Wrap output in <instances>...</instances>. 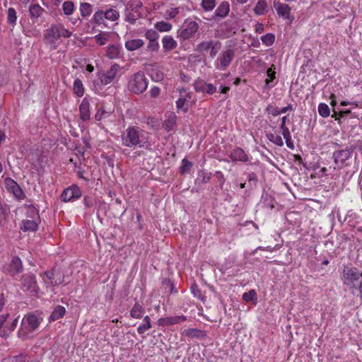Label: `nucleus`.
Returning a JSON list of instances; mask_svg holds the SVG:
<instances>
[{
    "label": "nucleus",
    "mask_w": 362,
    "mask_h": 362,
    "mask_svg": "<svg viewBox=\"0 0 362 362\" xmlns=\"http://www.w3.org/2000/svg\"><path fill=\"white\" fill-rule=\"evenodd\" d=\"M122 144L129 148H144L151 150V144L148 141L147 133L141 128L133 126L129 127L122 134Z\"/></svg>",
    "instance_id": "obj_1"
},
{
    "label": "nucleus",
    "mask_w": 362,
    "mask_h": 362,
    "mask_svg": "<svg viewBox=\"0 0 362 362\" xmlns=\"http://www.w3.org/2000/svg\"><path fill=\"white\" fill-rule=\"evenodd\" d=\"M72 33L62 24H52L45 32V43L52 50L57 49L61 37L69 38Z\"/></svg>",
    "instance_id": "obj_2"
},
{
    "label": "nucleus",
    "mask_w": 362,
    "mask_h": 362,
    "mask_svg": "<svg viewBox=\"0 0 362 362\" xmlns=\"http://www.w3.org/2000/svg\"><path fill=\"white\" fill-rule=\"evenodd\" d=\"M42 319L35 314H28L21 321V327L18 332L20 338H27L28 335L35 332L40 326Z\"/></svg>",
    "instance_id": "obj_3"
},
{
    "label": "nucleus",
    "mask_w": 362,
    "mask_h": 362,
    "mask_svg": "<svg viewBox=\"0 0 362 362\" xmlns=\"http://www.w3.org/2000/svg\"><path fill=\"white\" fill-rule=\"evenodd\" d=\"M148 86V80L143 72H137L132 75L129 79L128 90L134 94H141Z\"/></svg>",
    "instance_id": "obj_4"
},
{
    "label": "nucleus",
    "mask_w": 362,
    "mask_h": 362,
    "mask_svg": "<svg viewBox=\"0 0 362 362\" xmlns=\"http://www.w3.org/2000/svg\"><path fill=\"white\" fill-rule=\"evenodd\" d=\"M119 18V13L117 10L109 8L106 10L100 9L95 12L91 23L97 25H106L105 20L115 21Z\"/></svg>",
    "instance_id": "obj_5"
},
{
    "label": "nucleus",
    "mask_w": 362,
    "mask_h": 362,
    "mask_svg": "<svg viewBox=\"0 0 362 362\" xmlns=\"http://www.w3.org/2000/svg\"><path fill=\"white\" fill-rule=\"evenodd\" d=\"M199 29V25L194 21H185L182 27L177 30V37L181 40H189L194 37Z\"/></svg>",
    "instance_id": "obj_6"
},
{
    "label": "nucleus",
    "mask_w": 362,
    "mask_h": 362,
    "mask_svg": "<svg viewBox=\"0 0 362 362\" xmlns=\"http://www.w3.org/2000/svg\"><path fill=\"white\" fill-rule=\"evenodd\" d=\"M221 48V43L218 40H209L203 41L199 43L195 50L200 53H204L206 52H210V57L214 58Z\"/></svg>",
    "instance_id": "obj_7"
},
{
    "label": "nucleus",
    "mask_w": 362,
    "mask_h": 362,
    "mask_svg": "<svg viewBox=\"0 0 362 362\" xmlns=\"http://www.w3.org/2000/svg\"><path fill=\"white\" fill-rule=\"evenodd\" d=\"M235 57V52L232 49H227L222 52L215 62V66L216 69L224 71L226 70Z\"/></svg>",
    "instance_id": "obj_8"
},
{
    "label": "nucleus",
    "mask_w": 362,
    "mask_h": 362,
    "mask_svg": "<svg viewBox=\"0 0 362 362\" xmlns=\"http://www.w3.org/2000/svg\"><path fill=\"white\" fill-rule=\"evenodd\" d=\"M362 272H360L356 267H350L344 266L342 272V279L344 283L347 285L352 284L354 287V282L357 281L361 276Z\"/></svg>",
    "instance_id": "obj_9"
},
{
    "label": "nucleus",
    "mask_w": 362,
    "mask_h": 362,
    "mask_svg": "<svg viewBox=\"0 0 362 362\" xmlns=\"http://www.w3.org/2000/svg\"><path fill=\"white\" fill-rule=\"evenodd\" d=\"M21 284L24 291H28L32 294L37 293L39 288L35 277L33 274L27 273L23 274L21 278Z\"/></svg>",
    "instance_id": "obj_10"
},
{
    "label": "nucleus",
    "mask_w": 362,
    "mask_h": 362,
    "mask_svg": "<svg viewBox=\"0 0 362 362\" xmlns=\"http://www.w3.org/2000/svg\"><path fill=\"white\" fill-rule=\"evenodd\" d=\"M81 195L80 188L76 185H72L69 187L64 189L61 194V199L64 202H67L75 199H78Z\"/></svg>",
    "instance_id": "obj_11"
},
{
    "label": "nucleus",
    "mask_w": 362,
    "mask_h": 362,
    "mask_svg": "<svg viewBox=\"0 0 362 362\" xmlns=\"http://www.w3.org/2000/svg\"><path fill=\"white\" fill-rule=\"evenodd\" d=\"M120 70L121 66L119 64H114L112 65L107 72L100 76L101 83L105 86L111 83L115 79Z\"/></svg>",
    "instance_id": "obj_12"
},
{
    "label": "nucleus",
    "mask_w": 362,
    "mask_h": 362,
    "mask_svg": "<svg viewBox=\"0 0 362 362\" xmlns=\"http://www.w3.org/2000/svg\"><path fill=\"white\" fill-rule=\"evenodd\" d=\"M194 88L197 92L211 95L216 91V87L212 83H207L204 80L198 78L194 83Z\"/></svg>",
    "instance_id": "obj_13"
},
{
    "label": "nucleus",
    "mask_w": 362,
    "mask_h": 362,
    "mask_svg": "<svg viewBox=\"0 0 362 362\" xmlns=\"http://www.w3.org/2000/svg\"><path fill=\"white\" fill-rule=\"evenodd\" d=\"M352 151L351 149H344L336 151L333 153L334 163L339 168L346 165V161L351 156Z\"/></svg>",
    "instance_id": "obj_14"
},
{
    "label": "nucleus",
    "mask_w": 362,
    "mask_h": 362,
    "mask_svg": "<svg viewBox=\"0 0 362 362\" xmlns=\"http://www.w3.org/2000/svg\"><path fill=\"white\" fill-rule=\"evenodd\" d=\"M274 7L279 17L284 19L293 21V18L291 15V7L286 4L281 3L279 1H274Z\"/></svg>",
    "instance_id": "obj_15"
},
{
    "label": "nucleus",
    "mask_w": 362,
    "mask_h": 362,
    "mask_svg": "<svg viewBox=\"0 0 362 362\" xmlns=\"http://www.w3.org/2000/svg\"><path fill=\"white\" fill-rule=\"evenodd\" d=\"M187 320L186 316L185 315H177V316H168L165 317H161L158 320L157 324L159 326H171L176 324H180Z\"/></svg>",
    "instance_id": "obj_16"
},
{
    "label": "nucleus",
    "mask_w": 362,
    "mask_h": 362,
    "mask_svg": "<svg viewBox=\"0 0 362 362\" xmlns=\"http://www.w3.org/2000/svg\"><path fill=\"white\" fill-rule=\"evenodd\" d=\"M230 158L233 162L239 161L246 163L249 160L247 154L240 147H236L232 150L230 153Z\"/></svg>",
    "instance_id": "obj_17"
},
{
    "label": "nucleus",
    "mask_w": 362,
    "mask_h": 362,
    "mask_svg": "<svg viewBox=\"0 0 362 362\" xmlns=\"http://www.w3.org/2000/svg\"><path fill=\"white\" fill-rule=\"evenodd\" d=\"M6 183L8 189L12 192L17 199H23L24 193L17 182L11 179H8L6 181Z\"/></svg>",
    "instance_id": "obj_18"
},
{
    "label": "nucleus",
    "mask_w": 362,
    "mask_h": 362,
    "mask_svg": "<svg viewBox=\"0 0 362 362\" xmlns=\"http://www.w3.org/2000/svg\"><path fill=\"white\" fill-rule=\"evenodd\" d=\"M23 266L21 259L18 257H13L8 265V272L11 275L14 276L22 271Z\"/></svg>",
    "instance_id": "obj_19"
},
{
    "label": "nucleus",
    "mask_w": 362,
    "mask_h": 362,
    "mask_svg": "<svg viewBox=\"0 0 362 362\" xmlns=\"http://www.w3.org/2000/svg\"><path fill=\"white\" fill-rule=\"evenodd\" d=\"M177 122V116L173 112H170L165 115V119L163 122V127L165 131H172Z\"/></svg>",
    "instance_id": "obj_20"
},
{
    "label": "nucleus",
    "mask_w": 362,
    "mask_h": 362,
    "mask_svg": "<svg viewBox=\"0 0 362 362\" xmlns=\"http://www.w3.org/2000/svg\"><path fill=\"white\" fill-rule=\"evenodd\" d=\"M106 57L110 59H119L122 57V47L117 45H110L107 48Z\"/></svg>",
    "instance_id": "obj_21"
},
{
    "label": "nucleus",
    "mask_w": 362,
    "mask_h": 362,
    "mask_svg": "<svg viewBox=\"0 0 362 362\" xmlns=\"http://www.w3.org/2000/svg\"><path fill=\"white\" fill-rule=\"evenodd\" d=\"M81 119L83 121L90 119V104L87 98H83L79 106Z\"/></svg>",
    "instance_id": "obj_22"
},
{
    "label": "nucleus",
    "mask_w": 362,
    "mask_h": 362,
    "mask_svg": "<svg viewBox=\"0 0 362 362\" xmlns=\"http://www.w3.org/2000/svg\"><path fill=\"white\" fill-rule=\"evenodd\" d=\"M162 44L165 52L174 49L177 45V42L170 35H165L163 37Z\"/></svg>",
    "instance_id": "obj_23"
},
{
    "label": "nucleus",
    "mask_w": 362,
    "mask_h": 362,
    "mask_svg": "<svg viewBox=\"0 0 362 362\" xmlns=\"http://www.w3.org/2000/svg\"><path fill=\"white\" fill-rule=\"evenodd\" d=\"M230 11V5L228 1H222L215 11V16L225 18Z\"/></svg>",
    "instance_id": "obj_24"
},
{
    "label": "nucleus",
    "mask_w": 362,
    "mask_h": 362,
    "mask_svg": "<svg viewBox=\"0 0 362 362\" xmlns=\"http://www.w3.org/2000/svg\"><path fill=\"white\" fill-rule=\"evenodd\" d=\"M211 178V173H208L204 170H201L198 172L197 178L195 179V184L202 185L207 183Z\"/></svg>",
    "instance_id": "obj_25"
},
{
    "label": "nucleus",
    "mask_w": 362,
    "mask_h": 362,
    "mask_svg": "<svg viewBox=\"0 0 362 362\" xmlns=\"http://www.w3.org/2000/svg\"><path fill=\"white\" fill-rule=\"evenodd\" d=\"M144 45V42L141 39H133L127 40L125 42V47L128 51H135Z\"/></svg>",
    "instance_id": "obj_26"
},
{
    "label": "nucleus",
    "mask_w": 362,
    "mask_h": 362,
    "mask_svg": "<svg viewBox=\"0 0 362 362\" xmlns=\"http://www.w3.org/2000/svg\"><path fill=\"white\" fill-rule=\"evenodd\" d=\"M142 6V2L140 0H129L127 4L126 11L141 13Z\"/></svg>",
    "instance_id": "obj_27"
},
{
    "label": "nucleus",
    "mask_w": 362,
    "mask_h": 362,
    "mask_svg": "<svg viewBox=\"0 0 362 362\" xmlns=\"http://www.w3.org/2000/svg\"><path fill=\"white\" fill-rule=\"evenodd\" d=\"M29 12L32 18H37L42 15L45 10L39 4H35L30 5Z\"/></svg>",
    "instance_id": "obj_28"
},
{
    "label": "nucleus",
    "mask_w": 362,
    "mask_h": 362,
    "mask_svg": "<svg viewBox=\"0 0 362 362\" xmlns=\"http://www.w3.org/2000/svg\"><path fill=\"white\" fill-rule=\"evenodd\" d=\"M267 3L264 0H259L254 8V12L257 16H262L267 12Z\"/></svg>",
    "instance_id": "obj_29"
},
{
    "label": "nucleus",
    "mask_w": 362,
    "mask_h": 362,
    "mask_svg": "<svg viewBox=\"0 0 362 362\" xmlns=\"http://www.w3.org/2000/svg\"><path fill=\"white\" fill-rule=\"evenodd\" d=\"M66 313V309L64 306L57 305L52 311L49 316L50 321H55L62 318Z\"/></svg>",
    "instance_id": "obj_30"
},
{
    "label": "nucleus",
    "mask_w": 362,
    "mask_h": 362,
    "mask_svg": "<svg viewBox=\"0 0 362 362\" xmlns=\"http://www.w3.org/2000/svg\"><path fill=\"white\" fill-rule=\"evenodd\" d=\"M79 11L83 18L88 17L93 11V6L87 2L81 3Z\"/></svg>",
    "instance_id": "obj_31"
},
{
    "label": "nucleus",
    "mask_w": 362,
    "mask_h": 362,
    "mask_svg": "<svg viewBox=\"0 0 362 362\" xmlns=\"http://www.w3.org/2000/svg\"><path fill=\"white\" fill-rule=\"evenodd\" d=\"M183 334H185L187 337H195V338H201L204 337L205 336L204 332L202 330L194 329V328H189L185 329L182 332Z\"/></svg>",
    "instance_id": "obj_32"
},
{
    "label": "nucleus",
    "mask_w": 362,
    "mask_h": 362,
    "mask_svg": "<svg viewBox=\"0 0 362 362\" xmlns=\"http://www.w3.org/2000/svg\"><path fill=\"white\" fill-rule=\"evenodd\" d=\"M144 310L143 307L138 303H136L130 311V315L136 319L142 317Z\"/></svg>",
    "instance_id": "obj_33"
},
{
    "label": "nucleus",
    "mask_w": 362,
    "mask_h": 362,
    "mask_svg": "<svg viewBox=\"0 0 362 362\" xmlns=\"http://www.w3.org/2000/svg\"><path fill=\"white\" fill-rule=\"evenodd\" d=\"M45 276H46L47 279L49 280V282L47 281L46 279L43 278L44 281L46 284H49L52 286L60 284L62 282V281L60 279H55V278H54L55 274H54V272H53V271L46 272L45 273Z\"/></svg>",
    "instance_id": "obj_34"
},
{
    "label": "nucleus",
    "mask_w": 362,
    "mask_h": 362,
    "mask_svg": "<svg viewBox=\"0 0 362 362\" xmlns=\"http://www.w3.org/2000/svg\"><path fill=\"white\" fill-rule=\"evenodd\" d=\"M73 90L74 93L78 97H82L84 94V87L83 85V83L81 79L76 78L75 79L74 82L73 86Z\"/></svg>",
    "instance_id": "obj_35"
},
{
    "label": "nucleus",
    "mask_w": 362,
    "mask_h": 362,
    "mask_svg": "<svg viewBox=\"0 0 362 362\" xmlns=\"http://www.w3.org/2000/svg\"><path fill=\"white\" fill-rule=\"evenodd\" d=\"M191 99V96L189 94L186 95V97L180 98L176 101V106L178 110H182L184 112L188 111V105H187V101Z\"/></svg>",
    "instance_id": "obj_36"
},
{
    "label": "nucleus",
    "mask_w": 362,
    "mask_h": 362,
    "mask_svg": "<svg viewBox=\"0 0 362 362\" xmlns=\"http://www.w3.org/2000/svg\"><path fill=\"white\" fill-rule=\"evenodd\" d=\"M151 327V319L149 316L146 315L143 320V323L137 327V332L139 334H143Z\"/></svg>",
    "instance_id": "obj_37"
},
{
    "label": "nucleus",
    "mask_w": 362,
    "mask_h": 362,
    "mask_svg": "<svg viewBox=\"0 0 362 362\" xmlns=\"http://www.w3.org/2000/svg\"><path fill=\"white\" fill-rule=\"evenodd\" d=\"M25 231H35L37 229V223L34 220H25L23 221V226L21 227Z\"/></svg>",
    "instance_id": "obj_38"
},
{
    "label": "nucleus",
    "mask_w": 362,
    "mask_h": 362,
    "mask_svg": "<svg viewBox=\"0 0 362 362\" xmlns=\"http://www.w3.org/2000/svg\"><path fill=\"white\" fill-rule=\"evenodd\" d=\"M62 10L66 16L71 15L75 11V6L73 1H66L62 4Z\"/></svg>",
    "instance_id": "obj_39"
},
{
    "label": "nucleus",
    "mask_w": 362,
    "mask_h": 362,
    "mask_svg": "<svg viewBox=\"0 0 362 362\" xmlns=\"http://www.w3.org/2000/svg\"><path fill=\"white\" fill-rule=\"evenodd\" d=\"M96 42L100 45H105L110 40V33L107 32L100 33L95 36Z\"/></svg>",
    "instance_id": "obj_40"
},
{
    "label": "nucleus",
    "mask_w": 362,
    "mask_h": 362,
    "mask_svg": "<svg viewBox=\"0 0 362 362\" xmlns=\"http://www.w3.org/2000/svg\"><path fill=\"white\" fill-rule=\"evenodd\" d=\"M30 357L26 354H21L18 356L4 360L3 362H30Z\"/></svg>",
    "instance_id": "obj_41"
},
{
    "label": "nucleus",
    "mask_w": 362,
    "mask_h": 362,
    "mask_svg": "<svg viewBox=\"0 0 362 362\" xmlns=\"http://www.w3.org/2000/svg\"><path fill=\"white\" fill-rule=\"evenodd\" d=\"M155 28L160 32H168L172 29L173 25L168 22L160 21L155 24Z\"/></svg>",
    "instance_id": "obj_42"
},
{
    "label": "nucleus",
    "mask_w": 362,
    "mask_h": 362,
    "mask_svg": "<svg viewBox=\"0 0 362 362\" xmlns=\"http://www.w3.org/2000/svg\"><path fill=\"white\" fill-rule=\"evenodd\" d=\"M267 137L271 142L279 146H282L284 145L283 139L280 135L274 133H269L267 134Z\"/></svg>",
    "instance_id": "obj_43"
},
{
    "label": "nucleus",
    "mask_w": 362,
    "mask_h": 362,
    "mask_svg": "<svg viewBox=\"0 0 362 362\" xmlns=\"http://www.w3.org/2000/svg\"><path fill=\"white\" fill-rule=\"evenodd\" d=\"M141 18V13H136L132 11H127L125 15L126 21L134 25L136 23L137 19Z\"/></svg>",
    "instance_id": "obj_44"
},
{
    "label": "nucleus",
    "mask_w": 362,
    "mask_h": 362,
    "mask_svg": "<svg viewBox=\"0 0 362 362\" xmlns=\"http://www.w3.org/2000/svg\"><path fill=\"white\" fill-rule=\"evenodd\" d=\"M243 298L246 302L255 301L253 303L255 305L257 300V293L255 290H250L243 293Z\"/></svg>",
    "instance_id": "obj_45"
},
{
    "label": "nucleus",
    "mask_w": 362,
    "mask_h": 362,
    "mask_svg": "<svg viewBox=\"0 0 362 362\" xmlns=\"http://www.w3.org/2000/svg\"><path fill=\"white\" fill-rule=\"evenodd\" d=\"M216 6L215 0H202L201 6L206 12L212 11Z\"/></svg>",
    "instance_id": "obj_46"
},
{
    "label": "nucleus",
    "mask_w": 362,
    "mask_h": 362,
    "mask_svg": "<svg viewBox=\"0 0 362 362\" xmlns=\"http://www.w3.org/2000/svg\"><path fill=\"white\" fill-rule=\"evenodd\" d=\"M275 66L273 64L270 68H269L267 71V75L269 78L265 80V86L269 88L270 82L275 78L276 71H275Z\"/></svg>",
    "instance_id": "obj_47"
},
{
    "label": "nucleus",
    "mask_w": 362,
    "mask_h": 362,
    "mask_svg": "<svg viewBox=\"0 0 362 362\" xmlns=\"http://www.w3.org/2000/svg\"><path fill=\"white\" fill-rule=\"evenodd\" d=\"M17 19L16 11L13 8L7 10V21L8 23L15 25Z\"/></svg>",
    "instance_id": "obj_48"
},
{
    "label": "nucleus",
    "mask_w": 362,
    "mask_h": 362,
    "mask_svg": "<svg viewBox=\"0 0 362 362\" xmlns=\"http://www.w3.org/2000/svg\"><path fill=\"white\" fill-rule=\"evenodd\" d=\"M318 112L322 117H327L330 114L329 106L325 103H320L318 106Z\"/></svg>",
    "instance_id": "obj_49"
},
{
    "label": "nucleus",
    "mask_w": 362,
    "mask_h": 362,
    "mask_svg": "<svg viewBox=\"0 0 362 362\" xmlns=\"http://www.w3.org/2000/svg\"><path fill=\"white\" fill-rule=\"evenodd\" d=\"M192 167V163L189 161L187 159L184 158L182 160V166L180 168V173L182 175L189 173L191 168Z\"/></svg>",
    "instance_id": "obj_50"
},
{
    "label": "nucleus",
    "mask_w": 362,
    "mask_h": 362,
    "mask_svg": "<svg viewBox=\"0 0 362 362\" xmlns=\"http://www.w3.org/2000/svg\"><path fill=\"white\" fill-rule=\"evenodd\" d=\"M261 40L266 46H270L274 42L275 36L272 33H267L261 37Z\"/></svg>",
    "instance_id": "obj_51"
},
{
    "label": "nucleus",
    "mask_w": 362,
    "mask_h": 362,
    "mask_svg": "<svg viewBox=\"0 0 362 362\" xmlns=\"http://www.w3.org/2000/svg\"><path fill=\"white\" fill-rule=\"evenodd\" d=\"M145 37L148 41L158 40L159 34L158 32L153 29L147 30L145 33Z\"/></svg>",
    "instance_id": "obj_52"
},
{
    "label": "nucleus",
    "mask_w": 362,
    "mask_h": 362,
    "mask_svg": "<svg viewBox=\"0 0 362 362\" xmlns=\"http://www.w3.org/2000/svg\"><path fill=\"white\" fill-rule=\"evenodd\" d=\"M9 213V209L6 205H3L0 202V224H1L6 218Z\"/></svg>",
    "instance_id": "obj_53"
},
{
    "label": "nucleus",
    "mask_w": 362,
    "mask_h": 362,
    "mask_svg": "<svg viewBox=\"0 0 362 362\" xmlns=\"http://www.w3.org/2000/svg\"><path fill=\"white\" fill-rule=\"evenodd\" d=\"M8 316V315L0 316V336L1 337H5L8 334L7 330H6V326H4V324L6 322V319Z\"/></svg>",
    "instance_id": "obj_54"
},
{
    "label": "nucleus",
    "mask_w": 362,
    "mask_h": 362,
    "mask_svg": "<svg viewBox=\"0 0 362 362\" xmlns=\"http://www.w3.org/2000/svg\"><path fill=\"white\" fill-rule=\"evenodd\" d=\"M110 115V112L105 111L103 109H99L95 115L96 120L100 121L103 119L107 118Z\"/></svg>",
    "instance_id": "obj_55"
},
{
    "label": "nucleus",
    "mask_w": 362,
    "mask_h": 362,
    "mask_svg": "<svg viewBox=\"0 0 362 362\" xmlns=\"http://www.w3.org/2000/svg\"><path fill=\"white\" fill-rule=\"evenodd\" d=\"M266 111L268 114H270L273 116H277L281 114L280 109L272 105H269L267 107Z\"/></svg>",
    "instance_id": "obj_56"
},
{
    "label": "nucleus",
    "mask_w": 362,
    "mask_h": 362,
    "mask_svg": "<svg viewBox=\"0 0 362 362\" xmlns=\"http://www.w3.org/2000/svg\"><path fill=\"white\" fill-rule=\"evenodd\" d=\"M160 45L158 40L149 41L147 49L151 52H157L159 49Z\"/></svg>",
    "instance_id": "obj_57"
},
{
    "label": "nucleus",
    "mask_w": 362,
    "mask_h": 362,
    "mask_svg": "<svg viewBox=\"0 0 362 362\" xmlns=\"http://www.w3.org/2000/svg\"><path fill=\"white\" fill-rule=\"evenodd\" d=\"M83 203L86 208H92L96 204V200L90 197H85L83 198Z\"/></svg>",
    "instance_id": "obj_58"
},
{
    "label": "nucleus",
    "mask_w": 362,
    "mask_h": 362,
    "mask_svg": "<svg viewBox=\"0 0 362 362\" xmlns=\"http://www.w3.org/2000/svg\"><path fill=\"white\" fill-rule=\"evenodd\" d=\"M179 11L177 8H171L169 10H167L165 12V15L167 18L172 19L174 18L177 14Z\"/></svg>",
    "instance_id": "obj_59"
},
{
    "label": "nucleus",
    "mask_w": 362,
    "mask_h": 362,
    "mask_svg": "<svg viewBox=\"0 0 362 362\" xmlns=\"http://www.w3.org/2000/svg\"><path fill=\"white\" fill-rule=\"evenodd\" d=\"M214 176L218 179L219 185L222 187L226 181L223 174L221 171H216L214 173Z\"/></svg>",
    "instance_id": "obj_60"
},
{
    "label": "nucleus",
    "mask_w": 362,
    "mask_h": 362,
    "mask_svg": "<svg viewBox=\"0 0 362 362\" xmlns=\"http://www.w3.org/2000/svg\"><path fill=\"white\" fill-rule=\"evenodd\" d=\"M191 291L193 293L194 297H197L198 298H200L202 293L201 291L199 290L198 286L197 284H192L191 286Z\"/></svg>",
    "instance_id": "obj_61"
},
{
    "label": "nucleus",
    "mask_w": 362,
    "mask_h": 362,
    "mask_svg": "<svg viewBox=\"0 0 362 362\" xmlns=\"http://www.w3.org/2000/svg\"><path fill=\"white\" fill-rule=\"evenodd\" d=\"M160 88L157 86H153L151 90H150V95H151V97L152 98H156L160 94Z\"/></svg>",
    "instance_id": "obj_62"
},
{
    "label": "nucleus",
    "mask_w": 362,
    "mask_h": 362,
    "mask_svg": "<svg viewBox=\"0 0 362 362\" xmlns=\"http://www.w3.org/2000/svg\"><path fill=\"white\" fill-rule=\"evenodd\" d=\"M284 128L281 129L282 130V134L286 140H288V139H291V134L288 128H287L286 126L283 127Z\"/></svg>",
    "instance_id": "obj_63"
},
{
    "label": "nucleus",
    "mask_w": 362,
    "mask_h": 362,
    "mask_svg": "<svg viewBox=\"0 0 362 362\" xmlns=\"http://www.w3.org/2000/svg\"><path fill=\"white\" fill-rule=\"evenodd\" d=\"M257 33H262L264 31V25L262 23H257L255 27Z\"/></svg>",
    "instance_id": "obj_64"
}]
</instances>
